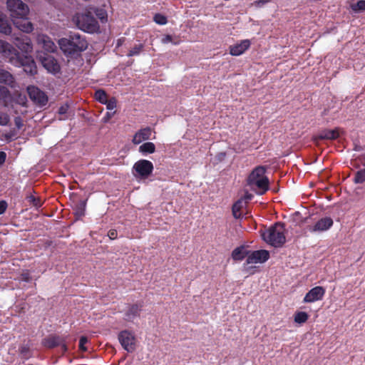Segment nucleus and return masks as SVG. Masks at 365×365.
<instances>
[{"instance_id": "f257e3e1", "label": "nucleus", "mask_w": 365, "mask_h": 365, "mask_svg": "<svg viewBox=\"0 0 365 365\" xmlns=\"http://www.w3.org/2000/svg\"><path fill=\"white\" fill-rule=\"evenodd\" d=\"M0 53L8 58L11 63L23 67L26 73L30 75L37 73L36 63L30 54L21 55L12 45L3 40H0Z\"/></svg>"}, {"instance_id": "f03ea898", "label": "nucleus", "mask_w": 365, "mask_h": 365, "mask_svg": "<svg viewBox=\"0 0 365 365\" xmlns=\"http://www.w3.org/2000/svg\"><path fill=\"white\" fill-rule=\"evenodd\" d=\"M260 233L262 240L274 247H282L286 242L285 228L282 222H275L264 231L261 230Z\"/></svg>"}, {"instance_id": "7ed1b4c3", "label": "nucleus", "mask_w": 365, "mask_h": 365, "mask_svg": "<svg viewBox=\"0 0 365 365\" xmlns=\"http://www.w3.org/2000/svg\"><path fill=\"white\" fill-rule=\"evenodd\" d=\"M265 173L266 168L259 165L252 170L247 178V185L260 195H263L269 190V179Z\"/></svg>"}, {"instance_id": "20e7f679", "label": "nucleus", "mask_w": 365, "mask_h": 365, "mask_svg": "<svg viewBox=\"0 0 365 365\" xmlns=\"http://www.w3.org/2000/svg\"><path fill=\"white\" fill-rule=\"evenodd\" d=\"M58 44L63 53L68 55L83 51L88 47L86 40L78 34H72L68 38H61Z\"/></svg>"}, {"instance_id": "39448f33", "label": "nucleus", "mask_w": 365, "mask_h": 365, "mask_svg": "<svg viewBox=\"0 0 365 365\" xmlns=\"http://www.w3.org/2000/svg\"><path fill=\"white\" fill-rule=\"evenodd\" d=\"M75 21L78 28L87 33L93 34L100 29L98 21L90 12L77 14Z\"/></svg>"}, {"instance_id": "423d86ee", "label": "nucleus", "mask_w": 365, "mask_h": 365, "mask_svg": "<svg viewBox=\"0 0 365 365\" xmlns=\"http://www.w3.org/2000/svg\"><path fill=\"white\" fill-rule=\"evenodd\" d=\"M7 9L10 13L11 19L17 16H28L29 9L21 0H7Z\"/></svg>"}, {"instance_id": "0eeeda50", "label": "nucleus", "mask_w": 365, "mask_h": 365, "mask_svg": "<svg viewBox=\"0 0 365 365\" xmlns=\"http://www.w3.org/2000/svg\"><path fill=\"white\" fill-rule=\"evenodd\" d=\"M153 169L152 162L144 159L138 160L133 167V170L135 172V176L140 179L148 178L152 174Z\"/></svg>"}, {"instance_id": "6e6552de", "label": "nucleus", "mask_w": 365, "mask_h": 365, "mask_svg": "<svg viewBox=\"0 0 365 365\" xmlns=\"http://www.w3.org/2000/svg\"><path fill=\"white\" fill-rule=\"evenodd\" d=\"M42 345L48 349L61 346L63 353H66L68 351L66 338L56 334H51L44 338L42 340Z\"/></svg>"}, {"instance_id": "1a4fd4ad", "label": "nucleus", "mask_w": 365, "mask_h": 365, "mask_svg": "<svg viewBox=\"0 0 365 365\" xmlns=\"http://www.w3.org/2000/svg\"><path fill=\"white\" fill-rule=\"evenodd\" d=\"M118 339L123 348L128 352L132 353L135 350V337L131 331H121L118 334Z\"/></svg>"}, {"instance_id": "9d476101", "label": "nucleus", "mask_w": 365, "mask_h": 365, "mask_svg": "<svg viewBox=\"0 0 365 365\" xmlns=\"http://www.w3.org/2000/svg\"><path fill=\"white\" fill-rule=\"evenodd\" d=\"M14 43L19 50L24 53L25 55H29L32 53L33 45L30 38L26 35L22 34L18 36L14 35Z\"/></svg>"}, {"instance_id": "9b49d317", "label": "nucleus", "mask_w": 365, "mask_h": 365, "mask_svg": "<svg viewBox=\"0 0 365 365\" xmlns=\"http://www.w3.org/2000/svg\"><path fill=\"white\" fill-rule=\"evenodd\" d=\"M334 224L330 217H324L319 219L312 225L307 226V230L310 232H322L328 230Z\"/></svg>"}, {"instance_id": "f8f14e48", "label": "nucleus", "mask_w": 365, "mask_h": 365, "mask_svg": "<svg viewBox=\"0 0 365 365\" xmlns=\"http://www.w3.org/2000/svg\"><path fill=\"white\" fill-rule=\"evenodd\" d=\"M28 93L30 98L40 106H43L48 103V96L36 86L28 87Z\"/></svg>"}, {"instance_id": "ddd939ff", "label": "nucleus", "mask_w": 365, "mask_h": 365, "mask_svg": "<svg viewBox=\"0 0 365 365\" xmlns=\"http://www.w3.org/2000/svg\"><path fill=\"white\" fill-rule=\"evenodd\" d=\"M326 293V289L323 287L317 286L312 288L304 296L303 302L312 303L322 300Z\"/></svg>"}, {"instance_id": "4468645a", "label": "nucleus", "mask_w": 365, "mask_h": 365, "mask_svg": "<svg viewBox=\"0 0 365 365\" xmlns=\"http://www.w3.org/2000/svg\"><path fill=\"white\" fill-rule=\"evenodd\" d=\"M269 258V252L265 250H259L256 251L250 252L249 255L246 259V264L253 263H263L268 260Z\"/></svg>"}, {"instance_id": "2eb2a0df", "label": "nucleus", "mask_w": 365, "mask_h": 365, "mask_svg": "<svg viewBox=\"0 0 365 365\" xmlns=\"http://www.w3.org/2000/svg\"><path fill=\"white\" fill-rule=\"evenodd\" d=\"M43 66L50 73L56 74L60 72L61 67L57 60L51 55L46 54L42 57Z\"/></svg>"}, {"instance_id": "dca6fc26", "label": "nucleus", "mask_w": 365, "mask_h": 365, "mask_svg": "<svg viewBox=\"0 0 365 365\" xmlns=\"http://www.w3.org/2000/svg\"><path fill=\"white\" fill-rule=\"evenodd\" d=\"M14 25L20 31L25 33H30L33 31V24L27 16H17L11 19Z\"/></svg>"}, {"instance_id": "f3484780", "label": "nucleus", "mask_w": 365, "mask_h": 365, "mask_svg": "<svg viewBox=\"0 0 365 365\" xmlns=\"http://www.w3.org/2000/svg\"><path fill=\"white\" fill-rule=\"evenodd\" d=\"M142 307V304H129L125 312L124 319L127 322H133L135 319L140 317Z\"/></svg>"}, {"instance_id": "a211bd4d", "label": "nucleus", "mask_w": 365, "mask_h": 365, "mask_svg": "<svg viewBox=\"0 0 365 365\" xmlns=\"http://www.w3.org/2000/svg\"><path fill=\"white\" fill-rule=\"evenodd\" d=\"M152 129L150 127H145L138 130L133 135L132 142L135 145H138L143 141L150 139Z\"/></svg>"}, {"instance_id": "6ab92c4d", "label": "nucleus", "mask_w": 365, "mask_h": 365, "mask_svg": "<svg viewBox=\"0 0 365 365\" xmlns=\"http://www.w3.org/2000/svg\"><path fill=\"white\" fill-rule=\"evenodd\" d=\"M250 40H242L240 43L230 46V53L232 56H240L244 53L250 47Z\"/></svg>"}, {"instance_id": "aec40b11", "label": "nucleus", "mask_w": 365, "mask_h": 365, "mask_svg": "<svg viewBox=\"0 0 365 365\" xmlns=\"http://www.w3.org/2000/svg\"><path fill=\"white\" fill-rule=\"evenodd\" d=\"M339 137V128L333 130H324L321 131L317 135L314 136V140L317 142L322 140H336Z\"/></svg>"}, {"instance_id": "412c9836", "label": "nucleus", "mask_w": 365, "mask_h": 365, "mask_svg": "<svg viewBox=\"0 0 365 365\" xmlns=\"http://www.w3.org/2000/svg\"><path fill=\"white\" fill-rule=\"evenodd\" d=\"M250 251L247 250L244 245L236 247L232 252V258L235 261H242L249 255Z\"/></svg>"}, {"instance_id": "4be33fe9", "label": "nucleus", "mask_w": 365, "mask_h": 365, "mask_svg": "<svg viewBox=\"0 0 365 365\" xmlns=\"http://www.w3.org/2000/svg\"><path fill=\"white\" fill-rule=\"evenodd\" d=\"M0 32L6 35L11 33V26L6 16L1 11H0Z\"/></svg>"}, {"instance_id": "5701e85b", "label": "nucleus", "mask_w": 365, "mask_h": 365, "mask_svg": "<svg viewBox=\"0 0 365 365\" xmlns=\"http://www.w3.org/2000/svg\"><path fill=\"white\" fill-rule=\"evenodd\" d=\"M0 82L12 86L14 83V78L9 71L0 69Z\"/></svg>"}, {"instance_id": "b1692460", "label": "nucleus", "mask_w": 365, "mask_h": 365, "mask_svg": "<svg viewBox=\"0 0 365 365\" xmlns=\"http://www.w3.org/2000/svg\"><path fill=\"white\" fill-rule=\"evenodd\" d=\"M155 151V145L152 142H146L139 147V152L143 154H152Z\"/></svg>"}, {"instance_id": "393cba45", "label": "nucleus", "mask_w": 365, "mask_h": 365, "mask_svg": "<svg viewBox=\"0 0 365 365\" xmlns=\"http://www.w3.org/2000/svg\"><path fill=\"white\" fill-rule=\"evenodd\" d=\"M43 48L48 52H54L56 46L55 43L48 37L43 36L42 38Z\"/></svg>"}, {"instance_id": "a878e982", "label": "nucleus", "mask_w": 365, "mask_h": 365, "mask_svg": "<svg viewBox=\"0 0 365 365\" xmlns=\"http://www.w3.org/2000/svg\"><path fill=\"white\" fill-rule=\"evenodd\" d=\"M309 319V314L305 312H297L294 314V322L297 324H304Z\"/></svg>"}, {"instance_id": "bb28decb", "label": "nucleus", "mask_w": 365, "mask_h": 365, "mask_svg": "<svg viewBox=\"0 0 365 365\" xmlns=\"http://www.w3.org/2000/svg\"><path fill=\"white\" fill-rule=\"evenodd\" d=\"M94 97L98 102L102 104L106 102V101L108 99L107 93L103 89L97 90L95 92Z\"/></svg>"}, {"instance_id": "cd10ccee", "label": "nucleus", "mask_w": 365, "mask_h": 365, "mask_svg": "<svg viewBox=\"0 0 365 365\" xmlns=\"http://www.w3.org/2000/svg\"><path fill=\"white\" fill-rule=\"evenodd\" d=\"M351 9L356 13L365 11V0H359L356 4H352Z\"/></svg>"}, {"instance_id": "c85d7f7f", "label": "nucleus", "mask_w": 365, "mask_h": 365, "mask_svg": "<svg viewBox=\"0 0 365 365\" xmlns=\"http://www.w3.org/2000/svg\"><path fill=\"white\" fill-rule=\"evenodd\" d=\"M26 199L30 204L36 208H38L42 205L41 199L39 197H36L33 195H27Z\"/></svg>"}, {"instance_id": "c756f323", "label": "nucleus", "mask_w": 365, "mask_h": 365, "mask_svg": "<svg viewBox=\"0 0 365 365\" xmlns=\"http://www.w3.org/2000/svg\"><path fill=\"white\" fill-rule=\"evenodd\" d=\"M354 182L355 183H363L365 182V169L360 170L356 173Z\"/></svg>"}, {"instance_id": "7c9ffc66", "label": "nucleus", "mask_w": 365, "mask_h": 365, "mask_svg": "<svg viewBox=\"0 0 365 365\" xmlns=\"http://www.w3.org/2000/svg\"><path fill=\"white\" fill-rule=\"evenodd\" d=\"M143 48V44H138V45H135L133 48H132L128 53L127 54L128 56H137L138 55L140 51H142Z\"/></svg>"}, {"instance_id": "2f4dec72", "label": "nucleus", "mask_w": 365, "mask_h": 365, "mask_svg": "<svg viewBox=\"0 0 365 365\" xmlns=\"http://www.w3.org/2000/svg\"><path fill=\"white\" fill-rule=\"evenodd\" d=\"M103 104L106 106V108L109 110H113L116 108L117 101L115 98H109Z\"/></svg>"}, {"instance_id": "473e14b6", "label": "nucleus", "mask_w": 365, "mask_h": 365, "mask_svg": "<svg viewBox=\"0 0 365 365\" xmlns=\"http://www.w3.org/2000/svg\"><path fill=\"white\" fill-rule=\"evenodd\" d=\"M240 202L238 201L235 203L232 206V215L235 218L238 219L241 217L240 214Z\"/></svg>"}, {"instance_id": "72a5a7b5", "label": "nucleus", "mask_w": 365, "mask_h": 365, "mask_svg": "<svg viewBox=\"0 0 365 365\" xmlns=\"http://www.w3.org/2000/svg\"><path fill=\"white\" fill-rule=\"evenodd\" d=\"M154 21L155 23L160 25H164L167 23V19L165 16L157 14L154 16Z\"/></svg>"}, {"instance_id": "f704fd0d", "label": "nucleus", "mask_w": 365, "mask_h": 365, "mask_svg": "<svg viewBox=\"0 0 365 365\" xmlns=\"http://www.w3.org/2000/svg\"><path fill=\"white\" fill-rule=\"evenodd\" d=\"M10 118L8 114L0 112V125H7Z\"/></svg>"}, {"instance_id": "c9c22d12", "label": "nucleus", "mask_w": 365, "mask_h": 365, "mask_svg": "<svg viewBox=\"0 0 365 365\" xmlns=\"http://www.w3.org/2000/svg\"><path fill=\"white\" fill-rule=\"evenodd\" d=\"M88 338L85 336H81L80 339H79V349L81 351H86L88 349L85 346V344L88 342Z\"/></svg>"}, {"instance_id": "e433bc0d", "label": "nucleus", "mask_w": 365, "mask_h": 365, "mask_svg": "<svg viewBox=\"0 0 365 365\" xmlns=\"http://www.w3.org/2000/svg\"><path fill=\"white\" fill-rule=\"evenodd\" d=\"M9 96V90L6 87L0 86V100L5 101Z\"/></svg>"}, {"instance_id": "4c0bfd02", "label": "nucleus", "mask_w": 365, "mask_h": 365, "mask_svg": "<svg viewBox=\"0 0 365 365\" xmlns=\"http://www.w3.org/2000/svg\"><path fill=\"white\" fill-rule=\"evenodd\" d=\"M16 135H17V133H16L15 129H13V130H11L9 133H6L4 135V138H6V140L11 141L16 138Z\"/></svg>"}, {"instance_id": "58836bf2", "label": "nucleus", "mask_w": 365, "mask_h": 365, "mask_svg": "<svg viewBox=\"0 0 365 365\" xmlns=\"http://www.w3.org/2000/svg\"><path fill=\"white\" fill-rule=\"evenodd\" d=\"M161 42L164 44L168 43H173L174 44H178V42L173 41V36L171 35L167 34L163 37L161 39Z\"/></svg>"}, {"instance_id": "ea45409f", "label": "nucleus", "mask_w": 365, "mask_h": 365, "mask_svg": "<svg viewBox=\"0 0 365 365\" xmlns=\"http://www.w3.org/2000/svg\"><path fill=\"white\" fill-rule=\"evenodd\" d=\"M14 123L18 129H21L24 126V120L20 116L15 117Z\"/></svg>"}, {"instance_id": "a19ab883", "label": "nucleus", "mask_w": 365, "mask_h": 365, "mask_svg": "<svg viewBox=\"0 0 365 365\" xmlns=\"http://www.w3.org/2000/svg\"><path fill=\"white\" fill-rule=\"evenodd\" d=\"M68 108H69V106L68 105V103H65V104L62 105L58 108V114H60V115L66 114L68 110Z\"/></svg>"}, {"instance_id": "79ce46f5", "label": "nucleus", "mask_w": 365, "mask_h": 365, "mask_svg": "<svg viewBox=\"0 0 365 365\" xmlns=\"http://www.w3.org/2000/svg\"><path fill=\"white\" fill-rule=\"evenodd\" d=\"M21 279L26 282H29L31 279V277L29 271L24 272L21 274Z\"/></svg>"}, {"instance_id": "37998d69", "label": "nucleus", "mask_w": 365, "mask_h": 365, "mask_svg": "<svg viewBox=\"0 0 365 365\" xmlns=\"http://www.w3.org/2000/svg\"><path fill=\"white\" fill-rule=\"evenodd\" d=\"M7 207H8V204H7L6 201H5V200L0 201V215H3L6 212Z\"/></svg>"}, {"instance_id": "c03bdc74", "label": "nucleus", "mask_w": 365, "mask_h": 365, "mask_svg": "<svg viewBox=\"0 0 365 365\" xmlns=\"http://www.w3.org/2000/svg\"><path fill=\"white\" fill-rule=\"evenodd\" d=\"M117 236H118V232H117V230H115V229H111L108 231V237L110 239V240H115L117 238Z\"/></svg>"}, {"instance_id": "a18cd8bd", "label": "nucleus", "mask_w": 365, "mask_h": 365, "mask_svg": "<svg viewBox=\"0 0 365 365\" xmlns=\"http://www.w3.org/2000/svg\"><path fill=\"white\" fill-rule=\"evenodd\" d=\"M115 113V111L107 112L106 113V115H104V117L103 118V122L104 123L108 122L112 118V117L114 115Z\"/></svg>"}, {"instance_id": "49530a36", "label": "nucleus", "mask_w": 365, "mask_h": 365, "mask_svg": "<svg viewBox=\"0 0 365 365\" xmlns=\"http://www.w3.org/2000/svg\"><path fill=\"white\" fill-rule=\"evenodd\" d=\"M85 208H86V202L81 201V202L79 203V205H78V211L81 215H84Z\"/></svg>"}, {"instance_id": "de8ad7c7", "label": "nucleus", "mask_w": 365, "mask_h": 365, "mask_svg": "<svg viewBox=\"0 0 365 365\" xmlns=\"http://www.w3.org/2000/svg\"><path fill=\"white\" fill-rule=\"evenodd\" d=\"M271 0H257V1H255L254 2V4L257 6V7H261L264 4H267V3H269L270 2Z\"/></svg>"}, {"instance_id": "09e8293b", "label": "nucleus", "mask_w": 365, "mask_h": 365, "mask_svg": "<svg viewBox=\"0 0 365 365\" xmlns=\"http://www.w3.org/2000/svg\"><path fill=\"white\" fill-rule=\"evenodd\" d=\"M6 158V154L4 151H0V165L5 163Z\"/></svg>"}, {"instance_id": "8fccbe9b", "label": "nucleus", "mask_w": 365, "mask_h": 365, "mask_svg": "<svg viewBox=\"0 0 365 365\" xmlns=\"http://www.w3.org/2000/svg\"><path fill=\"white\" fill-rule=\"evenodd\" d=\"M97 15L99 16L102 22H103V19L106 20L107 15L106 14V13L101 11V14H97Z\"/></svg>"}, {"instance_id": "3c124183", "label": "nucleus", "mask_w": 365, "mask_h": 365, "mask_svg": "<svg viewBox=\"0 0 365 365\" xmlns=\"http://www.w3.org/2000/svg\"><path fill=\"white\" fill-rule=\"evenodd\" d=\"M28 351H29V348H27V347H26V346H22V347L21 348V354L26 353Z\"/></svg>"}, {"instance_id": "603ef678", "label": "nucleus", "mask_w": 365, "mask_h": 365, "mask_svg": "<svg viewBox=\"0 0 365 365\" xmlns=\"http://www.w3.org/2000/svg\"><path fill=\"white\" fill-rule=\"evenodd\" d=\"M364 165H365V163H364Z\"/></svg>"}]
</instances>
